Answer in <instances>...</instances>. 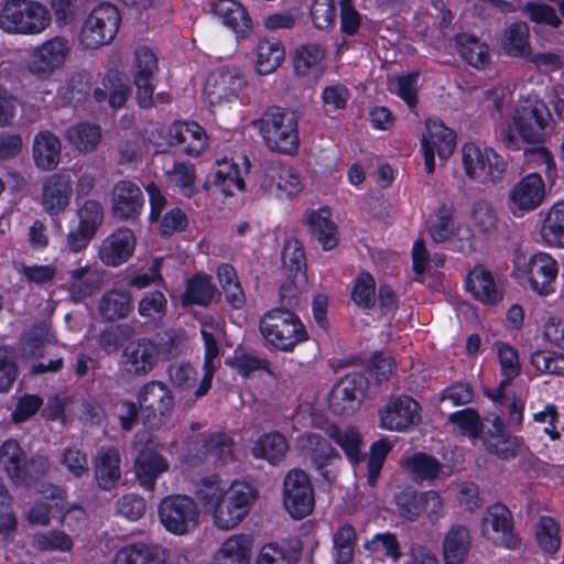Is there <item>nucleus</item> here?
<instances>
[{"mask_svg":"<svg viewBox=\"0 0 564 564\" xmlns=\"http://www.w3.org/2000/svg\"><path fill=\"white\" fill-rule=\"evenodd\" d=\"M482 441L489 453L503 460L516 458L525 449L523 442L511 435L498 417L492 421L491 429L484 433Z\"/></svg>","mask_w":564,"mask_h":564,"instance_id":"5701e85b","label":"nucleus"},{"mask_svg":"<svg viewBox=\"0 0 564 564\" xmlns=\"http://www.w3.org/2000/svg\"><path fill=\"white\" fill-rule=\"evenodd\" d=\"M243 85L245 80L239 69L221 67L208 75L204 95L208 105L215 107L237 99Z\"/></svg>","mask_w":564,"mask_h":564,"instance_id":"dca6fc26","label":"nucleus"},{"mask_svg":"<svg viewBox=\"0 0 564 564\" xmlns=\"http://www.w3.org/2000/svg\"><path fill=\"white\" fill-rule=\"evenodd\" d=\"M95 479L102 490L116 488L121 479V455L115 446H101L94 459Z\"/></svg>","mask_w":564,"mask_h":564,"instance_id":"bb28decb","label":"nucleus"},{"mask_svg":"<svg viewBox=\"0 0 564 564\" xmlns=\"http://www.w3.org/2000/svg\"><path fill=\"white\" fill-rule=\"evenodd\" d=\"M169 469L166 459L151 448L141 449L135 458V474L140 485L152 490L158 477Z\"/></svg>","mask_w":564,"mask_h":564,"instance_id":"473e14b6","label":"nucleus"},{"mask_svg":"<svg viewBox=\"0 0 564 564\" xmlns=\"http://www.w3.org/2000/svg\"><path fill=\"white\" fill-rule=\"evenodd\" d=\"M134 246L133 231L129 228H119L101 242L98 256L106 265L118 267L129 260Z\"/></svg>","mask_w":564,"mask_h":564,"instance_id":"b1692460","label":"nucleus"},{"mask_svg":"<svg viewBox=\"0 0 564 564\" xmlns=\"http://www.w3.org/2000/svg\"><path fill=\"white\" fill-rule=\"evenodd\" d=\"M65 137L80 152H93L101 140V131L97 124L80 122L69 127Z\"/></svg>","mask_w":564,"mask_h":564,"instance_id":"de8ad7c7","label":"nucleus"},{"mask_svg":"<svg viewBox=\"0 0 564 564\" xmlns=\"http://www.w3.org/2000/svg\"><path fill=\"white\" fill-rule=\"evenodd\" d=\"M368 388V379L361 372H351L343 377L333 387L328 403L330 411L336 415H350L355 413Z\"/></svg>","mask_w":564,"mask_h":564,"instance_id":"4468645a","label":"nucleus"},{"mask_svg":"<svg viewBox=\"0 0 564 564\" xmlns=\"http://www.w3.org/2000/svg\"><path fill=\"white\" fill-rule=\"evenodd\" d=\"M165 560L166 552L164 547L138 542L118 550L112 564H163Z\"/></svg>","mask_w":564,"mask_h":564,"instance_id":"c756f323","label":"nucleus"},{"mask_svg":"<svg viewBox=\"0 0 564 564\" xmlns=\"http://www.w3.org/2000/svg\"><path fill=\"white\" fill-rule=\"evenodd\" d=\"M466 289L485 305H497L503 300V285L499 275L484 265H476L466 279Z\"/></svg>","mask_w":564,"mask_h":564,"instance_id":"412c9836","label":"nucleus"},{"mask_svg":"<svg viewBox=\"0 0 564 564\" xmlns=\"http://www.w3.org/2000/svg\"><path fill=\"white\" fill-rule=\"evenodd\" d=\"M471 547L468 529L456 524L451 527L443 540V558L445 564H463Z\"/></svg>","mask_w":564,"mask_h":564,"instance_id":"72a5a7b5","label":"nucleus"},{"mask_svg":"<svg viewBox=\"0 0 564 564\" xmlns=\"http://www.w3.org/2000/svg\"><path fill=\"white\" fill-rule=\"evenodd\" d=\"M289 449L286 438L279 432L263 434L253 445L251 453L258 459H265L272 465L279 464Z\"/></svg>","mask_w":564,"mask_h":564,"instance_id":"a19ab883","label":"nucleus"},{"mask_svg":"<svg viewBox=\"0 0 564 564\" xmlns=\"http://www.w3.org/2000/svg\"><path fill=\"white\" fill-rule=\"evenodd\" d=\"M73 195V176L69 172L50 175L43 182L41 205L50 216L63 214L69 206Z\"/></svg>","mask_w":564,"mask_h":564,"instance_id":"6ab92c4d","label":"nucleus"},{"mask_svg":"<svg viewBox=\"0 0 564 564\" xmlns=\"http://www.w3.org/2000/svg\"><path fill=\"white\" fill-rule=\"evenodd\" d=\"M259 328L267 343L281 351H292L307 339L303 323L288 308L267 312L260 319Z\"/></svg>","mask_w":564,"mask_h":564,"instance_id":"20e7f679","label":"nucleus"},{"mask_svg":"<svg viewBox=\"0 0 564 564\" xmlns=\"http://www.w3.org/2000/svg\"><path fill=\"white\" fill-rule=\"evenodd\" d=\"M50 23V11L36 1L9 0L0 10V29L9 34H39Z\"/></svg>","mask_w":564,"mask_h":564,"instance_id":"7ed1b4c3","label":"nucleus"},{"mask_svg":"<svg viewBox=\"0 0 564 564\" xmlns=\"http://www.w3.org/2000/svg\"><path fill=\"white\" fill-rule=\"evenodd\" d=\"M459 55L473 67L484 68L489 63V47L470 34H459L456 37Z\"/></svg>","mask_w":564,"mask_h":564,"instance_id":"09e8293b","label":"nucleus"},{"mask_svg":"<svg viewBox=\"0 0 564 564\" xmlns=\"http://www.w3.org/2000/svg\"><path fill=\"white\" fill-rule=\"evenodd\" d=\"M497 348L500 370L503 379L495 390L488 392L487 394L492 400L501 401L505 398L506 388L514 378L520 375L521 365L519 361L518 352L513 347L507 344H499Z\"/></svg>","mask_w":564,"mask_h":564,"instance_id":"4c0bfd02","label":"nucleus"},{"mask_svg":"<svg viewBox=\"0 0 564 564\" xmlns=\"http://www.w3.org/2000/svg\"><path fill=\"white\" fill-rule=\"evenodd\" d=\"M284 47L279 40L262 39L256 47V66L261 75L274 72L284 59Z\"/></svg>","mask_w":564,"mask_h":564,"instance_id":"79ce46f5","label":"nucleus"},{"mask_svg":"<svg viewBox=\"0 0 564 564\" xmlns=\"http://www.w3.org/2000/svg\"><path fill=\"white\" fill-rule=\"evenodd\" d=\"M327 435L341 447L351 464H358L361 460V436L354 427L341 429L330 425L327 429Z\"/></svg>","mask_w":564,"mask_h":564,"instance_id":"49530a36","label":"nucleus"},{"mask_svg":"<svg viewBox=\"0 0 564 564\" xmlns=\"http://www.w3.org/2000/svg\"><path fill=\"white\" fill-rule=\"evenodd\" d=\"M462 161L466 175L480 183L498 184L507 173V163L497 152L489 148L481 150L475 143L463 147Z\"/></svg>","mask_w":564,"mask_h":564,"instance_id":"423d86ee","label":"nucleus"},{"mask_svg":"<svg viewBox=\"0 0 564 564\" xmlns=\"http://www.w3.org/2000/svg\"><path fill=\"white\" fill-rule=\"evenodd\" d=\"M364 549L369 555L389 558L393 564H397L402 557L398 536L389 531L375 534L364 543Z\"/></svg>","mask_w":564,"mask_h":564,"instance_id":"8fccbe9b","label":"nucleus"},{"mask_svg":"<svg viewBox=\"0 0 564 564\" xmlns=\"http://www.w3.org/2000/svg\"><path fill=\"white\" fill-rule=\"evenodd\" d=\"M61 141L50 131H41L34 137L33 160L43 171L54 170L61 159Z\"/></svg>","mask_w":564,"mask_h":564,"instance_id":"f704fd0d","label":"nucleus"},{"mask_svg":"<svg viewBox=\"0 0 564 564\" xmlns=\"http://www.w3.org/2000/svg\"><path fill=\"white\" fill-rule=\"evenodd\" d=\"M453 215V207L442 205L430 216L427 230L434 242H444L454 235L455 225Z\"/></svg>","mask_w":564,"mask_h":564,"instance_id":"603ef678","label":"nucleus"},{"mask_svg":"<svg viewBox=\"0 0 564 564\" xmlns=\"http://www.w3.org/2000/svg\"><path fill=\"white\" fill-rule=\"evenodd\" d=\"M130 93L128 84L116 73L105 76L101 87H97L94 91V97L98 102L108 99L112 108L122 107Z\"/></svg>","mask_w":564,"mask_h":564,"instance_id":"c03bdc74","label":"nucleus"},{"mask_svg":"<svg viewBox=\"0 0 564 564\" xmlns=\"http://www.w3.org/2000/svg\"><path fill=\"white\" fill-rule=\"evenodd\" d=\"M297 447L301 453L310 458L317 470L328 466L334 458H339L338 453L322 435L307 433L297 438Z\"/></svg>","mask_w":564,"mask_h":564,"instance_id":"7c9ffc66","label":"nucleus"},{"mask_svg":"<svg viewBox=\"0 0 564 564\" xmlns=\"http://www.w3.org/2000/svg\"><path fill=\"white\" fill-rule=\"evenodd\" d=\"M105 271L96 264H85L68 271L67 291L75 301L91 296L102 285Z\"/></svg>","mask_w":564,"mask_h":564,"instance_id":"393cba45","label":"nucleus"},{"mask_svg":"<svg viewBox=\"0 0 564 564\" xmlns=\"http://www.w3.org/2000/svg\"><path fill=\"white\" fill-rule=\"evenodd\" d=\"M0 465L11 481L20 486H31L51 469L47 456L36 454L29 457L14 438H8L0 445Z\"/></svg>","mask_w":564,"mask_h":564,"instance_id":"f03ea898","label":"nucleus"},{"mask_svg":"<svg viewBox=\"0 0 564 564\" xmlns=\"http://www.w3.org/2000/svg\"><path fill=\"white\" fill-rule=\"evenodd\" d=\"M552 115L543 100L527 101L517 111L516 127L521 138L529 143H539L551 133Z\"/></svg>","mask_w":564,"mask_h":564,"instance_id":"9b49d317","label":"nucleus"},{"mask_svg":"<svg viewBox=\"0 0 564 564\" xmlns=\"http://www.w3.org/2000/svg\"><path fill=\"white\" fill-rule=\"evenodd\" d=\"M137 402L144 424L151 429L160 426L174 410V395L161 381L152 380L140 387Z\"/></svg>","mask_w":564,"mask_h":564,"instance_id":"0eeeda50","label":"nucleus"},{"mask_svg":"<svg viewBox=\"0 0 564 564\" xmlns=\"http://www.w3.org/2000/svg\"><path fill=\"white\" fill-rule=\"evenodd\" d=\"M380 425L389 431L403 432L420 422V405L409 395L391 398L380 410Z\"/></svg>","mask_w":564,"mask_h":564,"instance_id":"a211bd4d","label":"nucleus"},{"mask_svg":"<svg viewBox=\"0 0 564 564\" xmlns=\"http://www.w3.org/2000/svg\"><path fill=\"white\" fill-rule=\"evenodd\" d=\"M169 143L180 147L181 151L191 156L199 155L207 147L205 130L196 122L176 121L169 128Z\"/></svg>","mask_w":564,"mask_h":564,"instance_id":"a878e982","label":"nucleus"},{"mask_svg":"<svg viewBox=\"0 0 564 564\" xmlns=\"http://www.w3.org/2000/svg\"><path fill=\"white\" fill-rule=\"evenodd\" d=\"M541 237L547 246L564 247V202L555 204L546 215Z\"/></svg>","mask_w":564,"mask_h":564,"instance_id":"3c124183","label":"nucleus"},{"mask_svg":"<svg viewBox=\"0 0 564 564\" xmlns=\"http://www.w3.org/2000/svg\"><path fill=\"white\" fill-rule=\"evenodd\" d=\"M448 422L456 425L462 434L478 438L482 433V422L479 414L471 408L456 411L448 416Z\"/></svg>","mask_w":564,"mask_h":564,"instance_id":"680f3d73","label":"nucleus"},{"mask_svg":"<svg viewBox=\"0 0 564 564\" xmlns=\"http://www.w3.org/2000/svg\"><path fill=\"white\" fill-rule=\"evenodd\" d=\"M158 70V57L153 51L147 46L137 48L131 73L137 88V100L142 108H150L154 105L153 79Z\"/></svg>","mask_w":564,"mask_h":564,"instance_id":"f3484780","label":"nucleus"},{"mask_svg":"<svg viewBox=\"0 0 564 564\" xmlns=\"http://www.w3.org/2000/svg\"><path fill=\"white\" fill-rule=\"evenodd\" d=\"M120 23L121 17L118 9L104 2L97 6L85 20L80 29L79 42L88 50L108 45L116 37Z\"/></svg>","mask_w":564,"mask_h":564,"instance_id":"39448f33","label":"nucleus"},{"mask_svg":"<svg viewBox=\"0 0 564 564\" xmlns=\"http://www.w3.org/2000/svg\"><path fill=\"white\" fill-rule=\"evenodd\" d=\"M213 13L239 37H245L252 28V21L245 7L236 0H217L212 6Z\"/></svg>","mask_w":564,"mask_h":564,"instance_id":"c85d7f7f","label":"nucleus"},{"mask_svg":"<svg viewBox=\"0 0 564 564\" xmlns=\"http://www.w3.org/2000/svg\"><path fill=\"white\" fill-rule=\"evenodd\" d=\"M228 490V484L219 476L213 475L200 479L196 484L195 496L205 510L212 513L225 499Z\"/></svg>","mask_w":564,"mask_h":564,"instance_id":"37998d69","label":"nucleus"},{"mask_svg":"<svg viewBox=\"0 0 564 564\" xmlns=\"http://www.w3.org/2000/svg\"><path fill=\"white\" fill-rule=\"evenodd\" d=\"M252 541L249 536L237 534L228 538L214 557L216 564H250Z\"/></svg>","mask_w":564,"mask_h":564,"instance_id":"58836bf2","label":"nucleus"},{"mask_svg":"<svg viewBox=\"0 0 564 564\" xmlns=\"http://www.w3.org/2000/svg\"><path fill=\"white\" fill-rule=\"evenodd\" d=\"M111 213L119 220H135L143 208V193L140 187L127 180L117 182L111 191Z\"/></svg>","mask_w":564,"mask_h":564,"instance_id":"aec40b11","label":"nucleus"},{"mask_svg":"<svg viewBox=\"0 0 564 564\" xmlns=\"http://www.w3.org/2000/svg\"><path fill=\"white\" fill-rule=\"evenodd\" d=\"M401 465L415 482H432L435 479L448 477V474L444 471V465L435 457L425 453H415L403 457Z\"/></svg>","mask_w":564,"mask_h":564,"instance_id":"2f4dec72","label":"nucleus"},{"mask_svg":"<svg viewBox=\"0 0 564 564\" xmlns=\"http://www.w3.org/2000/svg\"><path fill=\"white\" fill-rule=\"evenodd\" d=\"M357 543V532L354 525L343 523L333 534L335 561L337 564H348L354 558Z\"/></svg>","mask_w":564,"mask_h":564,"instance_id":"5fc2aeb1","label":"nucleus"},{"mask_svg":"<svg viewBox=\"0 0 564 564\" xmlns=\"http://www.w3.org/2000/svg\"><path fill=\"white\" fill-rule=\"evenodd\" d=\"M70 50V43L66 37L54 36L32 50L26 68L39 79H47L64 66Z\"/></svg>","mask_w":564,"mask_h":564,"instance_id":"1a4fd4ad","label":"nucleus"},{"mask_svg":"<svg viewBox=\"0 0 564 564\" xmlns=\"http://www.w3.org/2000/svg\"><path fill=\"white\" fill-rule=\"evenodd\" d=\"M376 282L368 272H361L351 292L352 301L362 308H371L376 305Z\"/></svg>","mask_w":564,"mask_h":564,"instance_id":"338daca9","label":"nucleus"},{"mask_svg":"<svg viewBox=\"0 0 564 564\" xmlns=\"http://www.w3.org/2000/svg\"><path fill=\"white\" fill-rule=\"evenodd\" d=\"M417 73L390 78L389 90L404 100L409 108L414 109L417 104Z\"/></svg>","mask_w":564,"mask_h":564,"instance_id":"bf43d9fd","label":"nucleus"},{"mask_svg":"<svg viewBox=\"0 0 564 564\" xmlns=\"http://www.w3.org/2000/svg\"><path fill=\"white\" fill-rule=\"evenodd\" d=\"M132 307L131 292L119 288L105 292L98 303V311L101 317L109 322L127 317Z\"/></svg>","mask_w":564,"mask_h":564,"instance_id":"c9c22d12","label":"nucleus"},{"mask_svg":"<svg viewBox=\"0 0 564 564\" xmlns=\"http://www.w3.org/2000/svg\"><path fill=\"white\" fill-rule=\"evenodd\" d=\"M33 546L39 551L69 552L73 546L72 538L63 531L52 530L46 533L35 534Z\"/></svg>","mask_w":564,"mask_h":564,"instance_id":"69168bd1","label":"nucleus"},{"mask_svg":"<svg viewBox=\"0 0 564 564\" xmlns=\"http://www.w3.org/2000/svg\"><path fill=\"white\" fill-rule=\"evenodd\" d=\"M253 500L254 492L248 484L234 482L212 512L215 525L221 530L234 529L248 514Z\"/></svg>","mask_w":564,"mask_h":564,"instance_id":"9d476101","label":"nucleus"},{"mask_svg":"<svg viewBox=\"0 0 564 564\" xmlns=\"http://www.w3.org/2000/svg\"><path fill=\"white\" fill-rule=\"evenodd\" d=\"M204 341L205 356H204V377L202 378L197 390L195 391L196 398L205 395L212 387L213 377L216 370L215 359L219 355L218 344L214 335L205 329L200 332Z\"/></svg>","mask_w":564,"mask_h":564,"instance_id":"864d4df0","label":"nucleus"},{"mask_svg":"<svg viewBox=\"0 0 564 564\" xmlns=\"http://www.w3.org/2000/svg\"><path fill=\"white\" fill-rule=\"evenodd\" d=\"M271 172L272 173L270 175H265V178L262 182V185L269 191L272 192V185L267 184V178L270 177L274 181L275 174H278V181L275 183L276 194L285 193L288 197H291L300 193L302 183L300 176L294 171L290 169H280L279 171L271 169Z\"/></svg>","mask_w":564,"mask_h":564,"instance_id":"e2e57ef3","label":"nucleus"},{"mask_svg":"<svg viewBox=\"0 0 564 564\" xmlns=\"http://www.w3.org/2000/svg\"><path fill=\"white\" fill-rule=\"evenodd\" d=\"M545 186L542 177L531 173L521 178L510 192V200L520 210L535 209L543 200Z\"/></svg>","mask_w":564,"mask_h":564,"instance_id":"cd10ccee","label":"nucleus"},{"mask_svg":"<svg viewBox=\"0 0 564 564\" xmlns=\"http://www.w3.org/2000/svg\"><path fill=\"white\" fill-rule=\"evenodd\" d=\"M160 346L152 339L142 337L129 341L121 355L123 370L133 377L148 376L160 361Z\"/></svg>","mask_w":564,"mask_h":564,"instance_id":"2eb2a0df","label":"nucleus"},{"mask_svg":"<svg viewBox=\"0 0 564 564\" xmlns=\"http://www.w3.org/2000/svg\"><path fill=\"white\" fill-rule=\"evenodd\" d=\"M159 517L162 525L170 533L184 535L197 528L199 510L191 497L172 495L161 500Z\"/></svg>","mask_w":564,"mask_h":564,"instance_id":"6e6552de","label":"nucleus"},{"mask_svg":"<svg viewBox=\"0 0 564 564\" xmlns=\"http://www.w3.org/2000/svg\"><path fill=\"white\" fill-rule=\"evenodd\" d=\"M214 285L212 284L210 278L206 275H196L188 281L185 301L202 306H206L210 303L214 296Z\"/></svg>","mask_w":564,"mask_h":564,"instance_id":"0e129e2a","label":"nucleus"},{"mask_svg":"<svg viewBox=\"0 0 564 564\" xmlns=\"http://www.w3.org/2000/svg\"><path fill=\"white\" fill-rule=\"evenodd\" d=\"M199 453L203 460L225 465L232 460L234 442L226 434H213L204 441Z\"/></svg>","mask_w":564,"mask_h":564,"instance_id":"a18cd8bd","label":"nucleus"},{"mask_svg":"<svg viewBox=\"0 0 564 564\" xmlns=\"http://www.w3.org/2000/svg\"><path fill=\"white\" fill-rule=\"evenodd\" d=\"M324 48L316 43L300 46L294 56V69L297 75L305 76L308 72L318 66L324 58Z\"/></svg>","mask_w":564,"mask_h":564,"instance_id":"052dcab7","label":"nucleus"},{"mask_svg":"<svg viewBox=\"0 0 564 564\" xmlns=\"http://www.w3.org/2000/svg\"><path fill=\"white\" fill-rule=\"evenodd\" d=\"M427 133L422 138V147L429 145L436 151L440 159H448L456 147V137L453 130L445 127L440 120L426 121Z\"/></svg>","mask_w":564,"mask_h":564,"instance_id":"e433bc0d","label":"nucleus"},{"mask_svg":"<svg viewBox=\"0 0 564 564\" xmlns=\"http://www.w3.org/2000/svg\"><path fill=\"white\" fill-rule=\"evenodd\" d=\"M214 183L225 195H232L235 191H242L245 182L236 164L225 163L214 176Z\"/></svg>","mask_w":564,"mask_h":564,"instance_id":"774afa93","label":"nucleus"},{"mask_svg":"<svg viewBox=\"0 0 564 564\" xmlns=\"http://www.w3.org/2000/svg\"><path fill=\"white\" fill-rule=\"evenodd\" d=\"M283 502L295 519H303L313 511V487L304 470L295 468L286 474L283 482Z\"/></svg>","mask_w":564,"mask_h":564,"instance_id":"ddd939ff","label":"nucleus"},{"mask_svg":"<svg viewBox=\"0 0 564 564\" xmlns=\"http://www.w3.org/2000/svg\"><path fill=\"white\" fill-rule=\"evenodd\" d=\"M252 126L258 128L269 150L282 154H293L297 151L299 119L294 111L270 107L259 119L252 121Z\"/></svg>","mask_w":564,"mask_h":564,"instance_id":"f257e3e1","label":"nucleus"},{"mask_svg":"<svg viewBox=\"0 0 564 564\" xmlns=\"http://www.w3.org/2000/svg\"><path fill=\"white\" fill-rule=\"evenodd\" d=\"M482 535L497 546L516 550L520 546V539L513 530L511 511L502 503L489 506L481 520Z\"/></svg>","mask_w":564,"mask_h":564,"instance_id":"f8f14e48","label":"nucleus"},{"mask_svg":"<svg viewBox=\"0 0 564 564\" xmlns=\"http://www.w3.org/2000/svg\"><path fill=\"white\" fill-rule=\"evenodd\" d=\"M328 208H319L306 215L312 235L318 240L325 250H330L337 245L336 226L330 218Z\"/></svg>","mask_w":564,"mask_h":564,"instance_id":"ea45409f","label":"nucleus"},{"mask_svg":"<svg viewBox=\"0 0 564 564\" xmlns=\"http://www.w3.org/2000/svg\"><path fill=\"white\" fill-rule=\"evenodd\" d=\"M558 272L557 261L549 253L538 252L530 257L524 275L529 280L530 288L539 295H547L552 292V284Z\"/></svg>","mask_w":564,"mask_h":564,"instance_id":"4be33fe9","label":"nucleus"},{"mask_svg":"<svg viewBox=\"0 0 564 564\" xmlns=\"http://www.w3.org/2000/svg\"><path fill=\"white\" fill-rule=\"evenodd\" d=\"M503 50L508 55L516 57H522L529 54V26L527 23L516 22L506 29Z\"/></svg>","mask_w":564,"mask_h":564,"instance_id":"6e6d98bb","label":"nucleus"},{"mask_svg":"<svg viewBox=\"0 0 564 564\" xmlns=\"http://www.w3.org/2000/svg\"><path fill=\"white\" fill-rule=\"evenodd\" d=\"M535 539L544 553H556L561 546L560 524L551 517H541L535 524Z\"/></svg>","mask_w":564,"mask_h":564,"instance_id":"4d7b16f0","label":"nucleus"},{"mask_svg":"<svg viewBox=\"0 0 564 564\" xmlns=\"http://www.w3.org/2000/svg\"><path fill=\"white\" fill-rule=\"evenodd\" d=\"M167 310V300L161 291H149L138 303V313L149 323H159Z\"/></svg>","mask_w":564,"mask_h":564,"instance_id":"13d9d810","label":"nucleus"}]
</instances>
